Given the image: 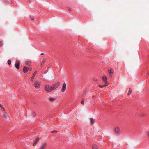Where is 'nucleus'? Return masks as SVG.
<instances>
[{
  "label": "nucleus",
  "instance_id": "ddd939ff",
  "mask_svg": "<svg viewBox=\"0 0 149 149\" xmlns=\"http://www.w3.org/2000/svg\"><path fill=\"white\" fill-rule=\"evenodd\" d=\"M28 70V68L26 67H24L23 69V71L25 73H26Z\"/></svg>",
  "mask_w": 149,
  "mask_h": 149
},
{
  "label": "nucleus",
  "instance_id": "393cba45",
  "mask_svg": "<svg viewBox=\"0 0 149 149\" xmlns=\"http://www.w3.org/2000/svg\"><path fill=\"white\" fill-rule=\"evenodd\" d=\"M68 10L69 11H70L71 10V8H70V7H68Z\"/></svg>",
  "mask_w": 149,
  "mask_h": 149
},
{
  "label": "nucleus",
  "instance_id": "b1692460",
  "mask_svg": "<svg viewBox=\"0 0 149 149\" xmlns=\"http://www.w3.org/2000/svg\"><path fill=\"white\" fill-rule=\"evenodd\" d=\"M81 103L83 105L84 104V101L83 100H82L81 101Z\"/></svg>",
  "mask_w": 149,
  "mask_h": 149
},
{
  "label": "nucleus",
  "instance_id": "6e6552de",
  "mask_svg": "<svg viewBox=\"0 0 149 149\" xmlns=\"http://www.w3.org/2000/svg\"><path fill=\"white\" fill-rule=\"evenodd\" d=\"M110 76L111 77L112 76L114 72L113 70L112 69H110L108 71Z\"/></svg>",
  "mask_w": 149,
  "mask_h": 149
},
{
  "label": "nucleus",
  "instance_id": "c756f323",
  "mask_svg": "<svg viewBox=\"0 0 149 149\" xmlns=\"http://www.w3.org/2000/svg\"><path fill=\"white\" fill-rule=\"evenodd\" d=\"M36 115V114H35V113H33V116H35Z\"/></svg>",
  "mask_w": 149,
  "mask_h": 149
},
{
  "label": "nucleus",
  "instance_id": "a211bd4d",
  "mask_svg": "<svg viewBox=\"0 0 149 149\" xmlns=\"http://www.w3.org/2000/svg\"><path fill=\"white\" fill-rule=\"evenodd\" d=\"M90 121L91 122V123L92 124H93L95 123V120L93 119L92 118H90Z\"/></svg>",
  "mask_w": 149,
  "mask_h": 149
},
{
  "label": "nucleus",
  "instance_id": "dca6fc26",
  "mask_svg": "<svg viewBox=\"0 0 149 149\" xmlns=\"http://www.w3.org/2000/svg\"><path fill=\"white\" fill-rule=\"evenodd\" d=\"M102 79L103 81H105V82H107V79L106 76H103L102 77Z\"/></svg>",
  "mask_w": 149,
  "mask_h": 149
},
{
  "label": "nucleus",
  "instance_id": "0eeeda50",
  "mask_svg": "<svg viewBox=\"0 0 149 149\" xmlns=\"http://www.w3.org/2000/svg\"><path fill=\"white\" fill-rule=\"evenodd\" d=\"M47 143H45L42 144L40 147V149H45V148L47 146Z\"/></svg>",
  "mask_w": 149,
  "mask_h": 149
},
{
  "label": "nucleus",
  "instance_id": "f704fd0d",
  "mask_svg": "<svg viewBox=\"0 0 149 149\" xmlns=\"http://www.w3.org/2000/svg\"><path fill=\"white\" fill-rule=\"evenodd\" d=\"M41 54L42 55H43V54H44V53H42Z\"/></svg>",
  "mask_w": 149,
  "mask_h": 149
},
{
  "label": "nucleus",
  "instance_id": "412c9836",
  "mask_svg": "<svg viewBox=\"0 0 149 149\" xmlns=\"http://www.w3.org/2000/svg\"><path fill=\"white\" fill-rule=\"evenodd\" d=\"M57 132V131L56 130H54L53 131H52L51 132V133H56Z\"/></svg>",
  "mask_w": 149,
  "mask_h": 149
},
{
  "label": "nucleus",
  "instance_id": "6ab92c4d",
  "mask_svg": "<svg viewBox=\"0 0 149 149\" xmlns=\"http://www.w3.org/2000/svg\"><path fill=\"white\" fill-rule=\"evenodd\" d=\"M131 92H132V90H131L130 88H129V91H128V93L127 94V95H130L131 94Z\"/></svg>",
  "mask_w": 149,
  "mask_h": 149
},
{
  "label": "nucleus",
  "instance_id": "f3484780",
  "mask_svg": "<svg viewBox=\"0 0 149 149\" xmlns=\"http://www.w3.org/2000/svg\"><path fill=\"white\" fill-rule=\"evenodd\" d=\"M48 100L51 102H52L55 100L56 99L54 98H50L48 99Z\"/></svg>",
  "mask_w": 149,
  "mask_h": 149
},
{
  "label": "nucleus",
  "instance_id": "bb28decb",
  "mask_svg": "<svg viewBox=\"0 0 149 149\" xmlns=\"http://www.w3.org/2000/svg\"><path fill=\"white\" fill-rule=\"evenodd\" d=\"M147 135H148V136L149 137V130L148 132Z\"/></svg>",
  "mask_w": 149,
  "mask_h": 149
},
{
  "label": "nucleus",
  "instance_id": "1a4fd4ad",
  "mask_svg": "<svg viewBox=\"0 0 149 149\" xmlns=\"http://www.w3.org/2000/svg\"><path fill=\"white\" fill-rule=\"evenodd\" d=\"M39 139L38 137H37L34 143L33 144V145L34 146H35L38 143V142L39 141Z\"/></svg>",
  "mask_w": 149,
  "mask_h": 149
},
{
  "label": "nucleus",
  "instance_id": "f8f14e48",
  "mask_svg": "<svg viewBox=\"0 0 149 149\" xmlns=\"http://www.w3.org/2000/svg\"><path fill=\"white\" fill-rule=\"evenodd\" d=\"M46 61V59L43 58L41 60V65L42 66L44 65V63Z\"/></svg>",
  "mask_w": 149,
  "mask_h": 149
},
{
  "label": "nucleus",
  "instance_id": "72a5a7b5",
  "mask_svg": "<svg viewBox=\"0 0 149 149\" xmlns=\"http://www.w3.org/2000/svg\"><path fill=\"white\" fill-rule=\"evenodd\" d=\"M3 107V106H2L1 107V108H2Z\"/></svg>",
  "mask_w": 149,
  "mask_h": 149
},
{
  "label": "nucleus",
  "instance_id": "2eb2a0df",
  "mask_svg": "<svg viewBox=\"0 0 149 149\" xmlns=\"http://www.w3.org/2000/svg\"><path fill=\"white\" fill-rule=\"evenodd\" d=\"M92 149H98V147L96 144H93L92 146Z\"/></svg>",
  "mask_w": 149,
  "mask_h": 149
},
{
  "label": "nucleus",
  "instance_id": "f03ea898",
  "mask_svg": "<svg viewBox=\"0 0 149 149\" xmlns=\"http://www.w3.org/2000/svg\"><path fill=\"white\" fill-rule=\"evenodd\" d=\"M2 117L3 119L4 120H10V118L9 115L6 112H4L2 114Z\"/></svg>",
  "mask_w": 149,
  "mask_h": 149
},
{
  "label": "nucleus",
  "instance_id": "cd10ccee",
  "mask_svg": "<svg viewBox=\"0 0 149 149\" xmlns=\"http://www.w3.org/2000/svg\"><path fill=\"white\" fill-rule=\"evenodd\" d=\"M28 70H30V71H31L32 70V69L31 68H30L28 69Z\"/></svg>",
  "mask_w": 149,
  "mask_h": 149
},
{
  "label": "nucleus",
  "instance_id": "9b49d317",
  "mask_svg": "<svg viewBox=\"0 0 149 149\" xmlns=\"http://www.w3.org/2000/svg\"><path fill=\"white\" fill-rule=\"evenodd\" d=\"M20 64V62H19L15 64V66L16 68L17 69H18L19 68V65Z\"/></svg>",
  "mask_w": 149,
  "mask_h": 149
},
{
  "label": "nucleus",
  "instance_id": "5701e85b",
  "mask_svg": "<svg viewBox=\"0 0 149 149\" xmlns=\"http://www.w3.org/2000/svg\"><path fill=\"white\" fill-rule=\"evenodd\" d=\"M3 44V41H1L0 42V47L2 46V45Z\"/></svg>",
  "mask_w": 149,
  "mask_h": 149
},
{
  "label": "nucleus",
  "instance_id": "c85d7f7f",
  "mask_svg": "<svg viewBox=\"0 0 149 149\" xmlns=\"http://www.w3.org/2000/svg\"><path fill=\"white\" fill-rule=\"evenodd\" d=\"M1 109L4 111L5 110V109L3 107Z\"/></svg>",
  "mask_w": 149,
  "mask_h": 149
},
{
  "label": "nucleus",
  "instance_id": "20e7f679",
  "mask_svg": "<svg viewBox=\"0 0 149 149\" xmlns=\"http://www.w3.org/2000/svg\"><path fill=\"white\" fill-rule=\"evenodd\" d=\"M45 89L47 92H50L52 91L51 87L49 85H45Z\"/></svg>",
  "mask_w": 149,
  "mask_h": 149
},
{
  "label": "nucleus",
  "instance_id": "39448f33",
  "mask_svg": "<svg viewBox=\"0 0 149 149\" xmlns=\"http://www.w3.org/2000/svg\"><path fill=\"white\" fill-rule=\"evenodd\" d=\"M66 85L65 83H64L62 87L61 88V91L62 92H64L65 91L66 89Z\"/></svg>",
  "mask_w": 149,
  "mask_h": 149
},
{
  "label": "nucleus",
  "instance_id": "7c9ffc66",
  "mask_svg": "<svg viewBox=\"0 0 149 149\" xmlns=\"http://www.w3.org/2000/svg\"><path fill=\"white\" fill-rule=\"evenodd\" d=\"M2 106V105L1 104H0V107H1Z\"/></svg>",
  "mask_w": 149,
  "mask_h": 149
},
{
  "label": "nucleus",
  "instance_id": "4be33fe9",
  "mask_svg": "<svg viewBox=\"0 0 149 149\" xmlns=\"http://www.w3.org/2000/svg\"><path fill=\"white\" fill-rule=\"evenodd\" d=\"M30 17L31 20H34V18L33 17L31 16H30Z\"/></svg>",
  "mask_w": 149,
  "mask_h": 149
},
{
  "label": "nucleus",
  "instance_id": "423d86ee",
  "mask_svg": "<svg viewBox=\"0 0 149 149\" xmlns=\"http://www.w3.org/2000/svg\"><path fill=\"white\" fill-rule=\"evenodd\" d=\"M40 84L38 82H36L35 83L34 86L36 89L38 88L40 86Z\"/></svg>",
  "mask_w": 149,
  "mask_h": 149
},
{
  "label": "nucleus",
  "instance_id": "4468645a",
  "mask_svg": "<svg viewBox=\"0 0 149 149\" xmlns=\"http://www.w3.org/2000/svg\"><path fill=\"white\" fill-rule=\"evenodd\" d=\"M105 83L106 84V85H99V87H100V88H102L108 85V84L107 82H105Z\"/></svg>",
  "mask_w": 149,
  "mask_h": 149
},
{
  "label": "nucleus",
  "instance_id": "2f4dec72",
  "mask_svg": "<svg viewBox=\"0 0 149 149\" xmlns=\"http://www.w3.org/2000/svg\"><path fill=\"white\" fill-rule=\"evenodd\" d=\"M142 116V114H141L140 115V116Z\"/></svg>",
  "mask_w": 149,
  "mask_h": 149
},
{
  "label": "nucleus",
  "instance_id": "473e14b6",
  "mask_svg": "<svg viewBox=\"0 0 149 149\" xmlns=\"http://www.w3.org/2000/svg\"><path fill=\"white\" fill-rule=\"evenodd\" d=\"M27 1H30V0H27Z\"/></svg>",
  "mask_w": 149,
  "mask_h": 149
},
{
  "label": "nucleus",
  "instance_id": "f257e3e1",
  "mask_svg": "<svg viewBox=\"0 0 149 149\" xmlns=\"http://www.w3.org/2000/svg\"><path fill=\"white\" fill-rule=\"evenodd\" d=\"M60 83L59 81H57L56 83L52 85L51 87L52 90H54L57 88L60 85Z\"/></svg>",
  "mask_w": 149,
  "mask_h": 149
},
{
  "label": "nucleus",
  "instance_id": "aec40b11",
  "mask_svg": "<svg viewBox=\"0 0 149 149\" xmlns=\"http://www.w3.org/2000/svg\"><path fill=\"white\" fill-rule=\"evenodd\" d=\"M8 63L9 65H10L11 64V61L10 60H8Z\"/></svg>",
  "mask_w": 149,
  "mask_h": 149
},
{
  "label": "nucleus",
  "instance_id": "a878e982",
  "mask_svg": "<svg viewBox=\"0 0 149 149\" xmlns=\"http://www.w3.org/2000/svg\"><path fill=\"white\" fill-rule=\"evenodd\" d=\"M26 64L28 65L29 64V61H26Z\"/></svg>",
  "mask_w": 149,
  "mask_h": 149
},
{
  "label": "nucleus",
  "instance_id": "9d476101",
  "mask_svg": "<svg viewBox=\"0 0 149 149\" xmlns=\"http://www.w3.org/2000/svg\"><path fill=\"white\" fill-rule=\"evenodd\" d=\"M36 71L35 72H34V73H33V76L32 77L31 79V81H33V79H34V77H35V76L36 74Z\"/></svg>",
  "mask_w": 149,
  "mask_h": 149
},
{
  "label": "nucleus",
  "instance_id": "7ed1b4c3",
  "mask_svg": "<svg viewBox=\"0 0 149 149\" xmlns=\"http://www.w3.org/2000/svg\"><path fill=\"white\" fill-rule=\"evenodd\" d=\"M114 133L116 134H118L120 132V130L119 127L116 126L114 129Z\"/></svg>",
  "mask_w": 149,
  "mask_h": 149
}]
</instances>
